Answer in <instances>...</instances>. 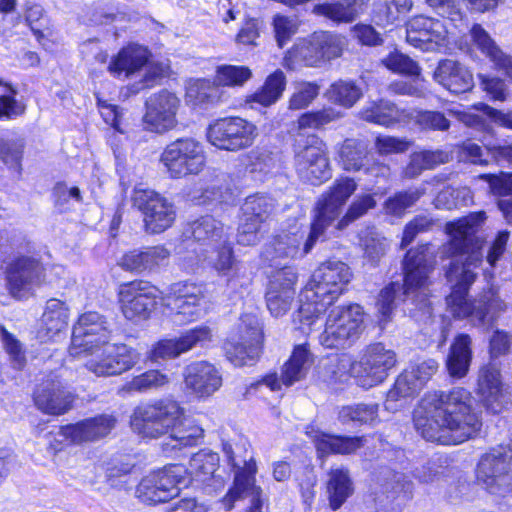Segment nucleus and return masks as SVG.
<instances>
[{
	"instance_id": "nucleus-40",
	"label": "nucleus",
	"mask_w": 512,
	"mask_h": 512,
	"mask_svg": "<svg viewBox=\"0 0 512 512\" xmlns=\"http://www.w3.org/2000/svg\"><path fill=\"white\" fill-rule=\"evenodd\" d=\"M314 222L311 223L310 233L301 248V240L296 236L285 235L277 241L275 245V251L280 257L286 258H301L308 254L313 248L314 244L321 237L324 236L325 231L320 230L317 234H314Z\"/></svg>"
},
{
	"instance_id": "nucleus-64",
	"label": "nucleus",
	"mask_w": 512,
	"mask_h": 512,
	"mask_svg": "<svg viewBox=\"0 0 512 512\" xmlns=\"http://www.w3.org/2000/svg\"><path fill=\"white\" fill-rule=\"evenodd\" d=\"M382 64L389 70L407 75H418L420 73V67L410 57L398 52H391L389 55L381 60Z\"/></svg>"
},
{
	"instance_id": "nucleus-27",
	"label": "nucleus",
	"mask_w": 512,
	"mask_h": 512,
	"mask_svg": "<svg viewBox=\"0 0 512 512\" xmlns=\"http://www.w3.org/2000/svg\"><path fill=\"white\" fill-rule=\"evenodd\" d=\"M313 363V356L306 344L295 346L290 358L282 368L281 376L276 374L267 375L263 383L271 390H280L281 385L291 386L302 380Z\"/></svg>"
},
{
	"instance_id": "nucleus-63",
	"label": "nucleus",
	"mask_w": 512,
	"mask_h": 512,
	"mask_svg": "<svg viewBox=\"0 0 512 512\" xmlns=\"http://www.w3.org/2000/svg\"><path fill=\"white\" fill-rule=\"evenodd\" d=\"M273 31L278 47L283 48L296 34L299 23L296 17L277 14L273 18Z\"/></svg>"
},
{
	"instance_id": "nucleus-32",
	"label": "nucleus",
	"mask_w": 512,
	"mask_h": 512,
	"mask_svg": "<svg viewBox=\"0 0 512 512\" xmlns=\"http://www.w3.org/2000/svg\"><path fill=\"white\" fill-rule=\"evenodd\" d=\"M169 257L170 252L165 247L154 246L125 253L118 260V265L126 271L143 272L165 264Z\"/></svg>"
},
{
	"instance_id": "nucleus-37",
	"label": "nucleus",
	"mask_w": 512,
	"mask_h": 512,
	"mask_svg": "<svg viewBox=\"0 0 512 512\" xmlns=\"http://www.w3.org/2000/svg\"><path fill=\"white\" fill-rule=\"evenodd\" d=\"M356 361L347 355H336L328 358L319 369L320 378L328 384L345 382L350 376L360 380L359 369H354Z\"/></svg>"
},
{
	"instance_id": "nucleus-8",
	"label": "nucleus",
	"mask_w": 512,
	"mask_h": 512,
	"mask_svg": "<svg viewBox=\"0 0 512 512\" xmlns=\"http://www.w3.org/2000/svg\"><path fill=\"white\" fill-rule=\"evenodd\" d=\"M182 407L172 399H159L138 406L132 415L133 430L146 438H159L168 434L174 423H178Z\"/></svg>"
},
{
	"instance_id": "nucleus-7",
	"label": "nucleus",
	"mask_w": 512,
	"mask_h": 512,
	"mask_svg": "<svg viewBox=\"0 0 512 512\" xmlns=\"http://www.w3.org/2000/svg\"><path fill=\"white\" fill-rule=\"evenodd\" d=\"M434 252L429 244L410 249L404 258V290L401 295L410 299L420 309L428 307L430 296L429 274L433 270Z\"/></svg>"
},
{
	"instance_id": "nucleus-2",
	"label": "nucleus",
	"mask_w": 512,
	"mask_h": 512,
	"mask_svg": "<svg viewBox=\"0 0 512 512\" xmlns=\"http://www.w3.org/2000/svg\"><path fill=\"white\" fill-rule=\"evenodd\" d=\"M413 422L423 438L444 445L463 443L482 426L474 398L463 387L426 393L414 411Z\"/></svg>"
},
{
	"instance_id": "nucleus-54",
	"label": "nucleus",
	"mask_w": 512,
	"mask_h": 512,
	"mask_svg": "<svg viewBox=\"0 0 512 512\" xmlns=\"http://www.w3.org/2000/svg\"><path fill=\"white\" fill-rule=\"evenodd\" d=\"M169 383V375L163 373L160 370H148L140 375L133 377L125 387L129 392L145 393L161 389Z\"/></svg>"
},
{
	"instance_id": "nucleus-52",
	"label": "nucleus",
	"mask_w": 512,
	"mask_h": 512,
	"mask_svg": "<svg viewBox=\"0 0 512 512\" xmlns=\"http://www.w3.org/2000/svg\"><path fill=\"white\" fill-rule=\"evenodd\" d=\"M363 437L323 435L317 443L323 453L350 454L363 446Z\"/></svg>"
},
{
	"instance_id": "nucleus-22",
	"label": "nucleus",
	"mask_w": 512,
	"mask_h": 512,
	"mask_svg": "<svg viewBox=\"0 0 512 512\" xmlns=\"http://www.w3.org/2000/svg\"><path fill=\"white\" fill-rule=\"evenodd\" d=\"M356 362L354 369H359L360 384L372 387L386 379L388 370L397 363V356L382 343H373L364 349L361 359Z\"/></svg>"
},
{
	"instance_id": "nucleus-47",
	"label": "nucleus",
	"mask_w": 512,
	"mask_h": 512,
	"mask_svg": "<svg viewBox=\"0 0 512 512\" xmlns=\"http://www.w3.org/2000/svg\"><path fill=\"white\" fill-rule=\"evenodd\" d=\"M425 193L426 188L423 186L399 191L385 201L384 210L389 215L402 217Z\"/></svg>"
},
{
	"instance_id": "nucleus-41",
	"label": "nucleus",
	"mask_w": 512,
	"mask_h": 512,
	"mask_svg": "<svg viewBox=\"0 0 512 512\" xmlns=\"http://www.w3.org/2000/svg\"><path fill=\"white\" fill-rule=\"evenodd\" d=\"M403 114L404 112L395 104L385 100L372 102L365 106L360 112V116L363 120L382 126H390L399 122Z\"/></svg>"
},
{
	"instance_id": "nucleus-58",
	"label": "nucleus",
	"mask_w": 512,
	"mask_h": 512,
	"mask_svg": "<svg viewBox=\"0 0 512 512\" xmlns=\"http://www.w3.org/2000/svg\"><path fill=\"white\" fill-rule=\"evenodd\" d=\"M360 246L364 251V257L374 265L385 255L388 242L377 232L367 230L360 236Z\"/></svg>"
},
{
	"instance_id": "nucleus-23",
	"label": "nucleus",
	"mask_w": 512,
	"mask_h": 512,
	"mask_svg": "<svg viewBox=\"0 0 512 512\" xmlns=\"http://www.w3.org/2000/svg\"><path fill=\"white\" fill-rule=\"evenodd\" d=\"M156 292V287L142 280L122 284L118 296L125 318L129 320L148 318L156 304Z\"/></svg>"
},
{
	"instance_id": "nucleus-14",
	"label": "nucleus",
	"mask_w": 512,
	"mask_h": 512,
	"mask_svg": "<svg viewBox=\"0 0 512 512\" xmlns=\"http://www.w3.org/2000/svg\"><path fill=\"white\" fill-rule=\"evenodd\" d=\"M110 339L111 329L106 317L96 311L85 312L73 326L69 353L73 357H81Z\"/></svg>"
},
{
	"instance_id": "nucleus-60",
	"label": "nucleus",
	"mask_w": 512,
	"mask_h": 512,
	"mask_svg": "<svg viewBox=\"0 0 512 512\" xmlns=\"http://www.w3.org/2000/svg\"><path fill=\"white\" fill-rule=\"evenodd\" d=\"M252 77V71L246 66L221 65L216 70V81L221 86H243Z\"/></svg>"
},
{
	"instance_id": "nucleus-34",
	"label": "nucleus",
	"mask_w": 512,
	"mask_h": 512,
	"mask_svg": "<svg viewBox=\"0 0 512 512\" xmlns=\"http://www.w3.org/2000/svg\"><path fill=\"white\" fill-rule=\"evenodd\" d=\"M68 318L69 309L66 304L55 298L49 299L41 318L42 337L53 340L60 336L67 329Z\"/></svg>"
},
{
	"instance_id": "nucleus-38",
	"label": "nucleus",
	"mask_w": 512,
	"mask_h": 512,
	"mask_svg": "<svg viewBox=\"0 0 512 512\" xmlns=\"http://www.w3.org/2000/svg\"><path fill=\"white\" fill-rule=\"evenodd\" d=\"M189 232L195 241L211 248L228 238L222 223L211 215H205L193 221Z\"/></svg>"
},
{
	"instance_id": "nucleus-5",
	"label": "nucleus",
	"mask_w": 512,
	"mask_h": 512,
	"mask_svg": "<svg viewBox=\"0 0 512 512\" xmlns=\"http://www.w3.org/2000/svg\"><path fill=\"white\" fill-rule=\"evenodd\" d=\"M345 46L346 40L341 35L326 31L315 32L294 43L284 57L285 66L291 70L299 66L319 68L340 57Z\"/></svg>"
},
{
	"instance_id": "nucleus-39",
	"label": "nucleus",
	"mask_w": 512,
	"mask_h": 512,
	"mask_svg": "<svg viewBox=\"0 0 512 512\" xmlns=\"http://www.w3.org/2000/svg\"><path fill=\"white\" fill-rule=\"evenodd\" d=\"M473 303V313L469 316L476 317L480 322H494L500 315L507 311V303L500 297L495 287H490L480 296L478 304Z\"/></svg>"
},
{
	"instance_id": "nucleus-26",
	"label": "nucleus",
	"mask_w": 512,
	"mask_h": 512,
	"mask_svg": "<svg viewBox=\"0 0 512 512\" xmlns=\"http://www.w3.org/2000/svg\"><path fill=\"white\" fill-rule=\"evenodd\" d=\"M475 393L483 406L492 413L501 412L509 401L500 370L492 363L479 369Z\"/></svg>"
},
{
	"instance_id": "nucleus-11",
	"label": "nucleus",
	"mask_w": 512,
	"mask_h": 512,
	"mask_svg": "<svg viewBox=\"0 0 512 512\" xmlns=\"http://www.w3.org/2000/svg\"><path fill=\"white\" fill-rule=\"evenodd\" d=\"M85 367L96 376H114L134 367L139 361L138 352L123 343H107L83 355Z\"/></svg>"
},
{
	"instance_id": "nucleus-53",
	"label": "nucleus",
	"mask_w": 512,
	"mask_h": 512,
	"mask_svg": "<svg viewBox=\"0 0 512 512\" xmlns=\"http://www.w3.org/2000/svg\"><path fill=\"white\" fill-rule=\"evenodd\" d=\"M326 96L330 101L350 108L361 98L362 91L352 81L338 80L330 85Z\"/></svg>"
},
{
	"instance_id": "nucleus-57",
	"label": "nucleus",
	"mask_w": 512,
	"mask_h": 512,
	"mask_svg": "<svg viewBox=\"0 0 512 512\" xmlns=\"http://www.w3.org/2000/svg\"><path fill=\"white\" fill-rule=\"evenodd\" d=\"M401 290L402 286L395 282L390 283L381 290L376 303L378 318L381 325L387 323L391 319V315L396 307Z\"/></svg>"
},
{
	"instance_id": "nucleus-35",
	"label": "nucleus",
	"mask_w": 512,
	"mask_h": 512,
	"mask_svg": "<svg viewBox=\"0 0 512 512\" xmlns=\"http://www.w3.org/2000/svg\"><path fill=\"white\" fill-rule=\"evenodd\" d=\"M471 344L472 340L467 334H460L454 339L446 361L451 377L460 379L467 375L472 361Z\"/></svg>"
},
{
	"instance_id": "nucleus-49",
	"label": "nucleus",
	"mask_w": 512,
	"mask_h": 512,
	"mask_svg": "<svg viewBox=\"0 0 512 512\" xmlns=\"http://www.w3.org/2000/svg\"><path fill=\"white\" fill-rule=\"evenodd\" d=\"M274 208V199L260 194L247 197L241 207L243 216L246 217V219H252L262 224L269 219Z\"/></svg>"
},
{
	"instance_id": "nucleus-55",
	"label": "nucleus",
	"mask_w": 512,
	"mask_h": 512,
	"mask_svg": "<svg viewBox=\"0 0 512 512\" xmlns=\"http://www.w3.org/2000/svg\"><path fill=\"white\" fill-rule=\"evenodd\" d=\"M188 95L195 98L198 104L215 105L224 101L225 91L219 83L214 84L207 80H199L190 87Z\"/></svg>"
},
{
	"instance_id": "nucleus-17",
	"label": "nucleus",
	"mask_w": 512,
	"mask_h": 512,
	"mask_svg": "<svg viewBox=\"0 0 512 512\" xmlns=\"http://www.w3.org/2000/svg\"><path fill=\"white\" fill-rule=\"evenodd\" d=\"M132 199L144 216L147 232L158 234L173 224L176 210L174 204L166 197L154 190L135 188Z\"/></svg>"
},
{
	"instance_id": "nucleus-33",
	"label": "nucleus",
	"mask_w": 512,
	"mask_h": 512,
	"mask_svg": "<svg viewBox=\"0 0 512 512\" xmlns=\"http://www.w3.org/2000/svg\"><path fill=\"white\" fill-rule=\"evenodd\" d=\"M150 53L144 46L131 44L122 48L108 66L109 71L118 77H131L148 62Z\"/></svg>"
},
{
	"instance_id": "nucleus-12",
	"label": "nucleus",
	"mask_w": 512,
	"mask_h": 512,
	"mask_svg": "<svg viewBox=\"0 0 512 512\" xmlns=\"http://www.w3.org/2000/svg\"><path fill=\"white\" fill-rule=\"evenodd\" d=\"M257 127L241 117H225L209 125V142L222 150L236 152L250 147L257 137Z\"/></svg>"
},
{
	"instance_id": "nucleus-15",
	"label": "nucleus",
	"mask_w": 512,
	"mask_h": 512,
	"mask_svg": "<svg viewBox=\"0 0 512 512\" xmlns=\"http://www.w3.org/2000/svg\"><path fill=\"white\" fill-rule=\"evenodd\" d=\"M204 291L202 285L179 282L170 287L163 301L169 309L172 321L184 325L199 319L203 312Z\"/></svg>"
},
{
	"instance_id": "nucleus-62",
	"label": "nucleus",
	"mask_w": 512,
	"mask_h": 512,
	"mask_svg": "<svg viewBox=\"0 0 512 512\" xmlns=\"http://www.w3.org/2000/svg\"><path fill=\"white\" fill-rule=\"evenodd\" d=\"M320 86L312 82H302L297 84L295 91L289 99L288 108L290 110H301L308 107L318 96Z\"/></svg>"
},
{
	"instance_id": "nucleus-36",
	"label": "nucleus",
	"mask_w": 512,
	"mask_h": 512,
	"mask_svg": "<svg viewBox=\"0 0 512 512\" xmlns=\"http://www.w3.org/2000/svg\"><path fill=\"white\" fill-rule=\"evenodd\" d=\"M354 491L349 471L340 466L331 468L328 473L327 494L329 506L333 510L339 509Z\"/></svg>"
},
{
	"instance_id": "nucleus-25",
	"label": "nucleus",
	"mask_w": 512,
	"mask_h": 512,
	"mask_svg": "<svg viewBox=\"0 0 512 512\" xmlns=\"http://www.w3.org/2000/svg\"><path fill=\"white\" fill-rule=\"evenodd\" d=\"M447 30L434 18L415 16L406 24V41L422 51H437L445 45Z\"/></svg>"
},
{
	"instance_id": "nucleus-61",
	"label": "nucleus",
	"mask_w": 512,
	"mask_h": 512,
	"mask_svg": "<svg viewBox=\"0 0 512 512\" xmlns=\"http://www.w3.org/2000/svg\"><path fill=\"white\" fill-rule=\"evenodd\" d=\"M376 207V200L372 194L357 196L348 207L345 215L339 220L338 228L343 229L352 222L363 217L369 210Z\"/></svg>"
},
{
	"instance_id": "nucleus-43",
	"label": "nucleus",
	"mask_w": 512,
	"mask_h": 512,
	"mask_svg": "<svg viewBox=\"0 0 512 512\" xmlns=\"http://www.w3.org/2000/svg\"><path fill=\"white\" fill-rule=\"evenodd\" d=\"M379 406L375 403H356L339 408L338 420L343 425L373 424L378 418Z\"/></svg>"
},
{
	"instance_id": "nucleus-30",
	"label": "nucleus",
	"mask_w": 512,
	"mask_h": 512,
	"mask_svg": "<svg viewBox=\"0 0 512 512\" xmlns=\"http://www.w3.org/2000/svg\"><path fill=\"white\" fill-rule=\"evenodd\" d=\"M71 395L59 379H48L34 392V403L43 413L62 415L71 408Z\"/></svg>"
},
{
	"instance_id": "nucleus-13",
	"label": "nucleus",
	"mask_w": 512,
	"mask_h": 512,
	"mask_svg": "<svg viewBox=\"0 0 512 512\" xmlns=\"http://www.w3.org/2000/svg\"><path fill=\"white\" fill-rule=\"evenodd\" d=\"M238 339L226 345L227 359L238 367L253 365L260 356L263 332L258 317L244 314L238 324Z\"/></svg>"
},
{
	"instance_id": "nucleus-59",
	"label": "nucleus",
	"mask_w": 512,
	"mask_h": 512,
	"mask_svg": "<svg viewBox=\"0 0 512 512\" xmlns=\"http://www.w3.org/2000/svg\"><path fill=\"white\" fill-rule=\"evenodd\" d=\"M413 6L412 0H382L377 6V24H392L400 15L408 13Z\"/></svg>"
},
{
	"instance_id": "nucleus-45",
	"label": "nucleus",
	"mask_w": 512,
	"mask_h": 512,
	"mask_svg": "<svg viewBox=\"0 0 512 512\" xmlns=\"http://www.w3.org/2000/svg\"><path fill=\"white\" fill-rule=\"evenodd\" d=\"M285 88L286 76L283 71L278 69L270 74L266 78L263 86L251 96V102H256L264 107H268L281 98Z\"/></svg>"
},
{
	"instance_id": "nucleus-51",
	"label": "nucleus",
	"mask_w": 512,
	"mask_h": 512,
	"mask_svg": "<svg viewBox=\"0 0 512 512\" xmlns=\"http://www.w3.org/2000/svg\"><path fill=\"white\" fill-rule=\"evenodd\" d=\"M421 388L405 370L396 379L393 387L387 392L386 408L396 410L398 401L415 396Z\"/></svg>"
},
{
	"instance_id": "nucleus-42",
	"label": "nucleus",
	"mask_w": 512,
	"mask_h": 512,
	"mask_svg": "<svg viewBox=\"0 0 512 512\" xmlns=\"http://www.w3.org/2000/svg\"><path fill=\"white\" fill-rule=\"evenodd\" d=\"M341 167L348 172L362 170L368 162V148L362 141L346 139L339 150Z\"/></svg>"
},
{
	"instance_id": "nucleus-6",
	"label": "nucleus",
	"mask_w": 512,
	"mask_h": 512,
	"mask_svg": "<svg viewBox=\"0 0 512 512\" xmlns=\"http://www.w3.org/2000/svg\"><path fill=\"white\" fill-rule=\"evenodd\" d=\"M365 329V313L362 306H336L327 315L319 342L329 349H348L360 339Z\"/></svg>"
},
{
	"instance_id": "nucleus-21",
	"label": "nucleus",
	"mask_w": 512,
	"mask_h": 512,
	"mask_svg": "<svg viewBox=\"0 0 512 512\" xmlns=\"http://www.w3.org/2000/svg\"><path fill=\"white\" fill-rule=\"evenodd\" d=\"M180 105L181 100L175 93L162 89L146 100L144 123L151 131L167 132L177 126L176 115Z\"/></svg>"
},
{
	"instance_id": "nucleus-28",
	"label": "nucleus",
	"mask_w": 512,
	"mask_h": 512,
	"mask_svg": "<svg viewBox=\"0 0 512 512\" xmlns=\"http://www.w3.org/2000/svg\"><path fill=\"white\" fill-rule=\"evenodd\" d=\"M184 382L194 395L204 398L220 389L222 375L215 365L207 361H197L185 368Z\"/></svg>"
},
{
	"instance_id": "nucleus-19",
	"label": "nucleus",
	"mask_w": 512,
	"mask_h": 512,
	"mask_svg": "<svg viewBox=\"0 0 512 512\" xmlns=\"http://www.w3.org/2000/svg\"><path fill=\"white\" fill-rule=\"evenodd\" d=\"M510 453L503 447L493 448L479 460L476 469L478 483L492 494L509 490Z\"/></svg>"
},
{
	"instance_id": "nucleus-29",
	"label": "nucleus",
	"mask_w": 512,
	"mask_h": 512,
	"mask_svg": "<svg viewBox=\"0 0 512 512\" xmlns=\"http://www.w3.org/2000/svg\"><path fill=\"white\" fill-rule=\"evenodd\" d=\"M117 419L112 414H101L76 424L63 426L60 434L73 443L95 441L107 436L114 429Z\"/></svg>"
},
{
	"instance_id": "nucleus-16",
	"label": "nucleus",
	"mask_w": 512,
	"mask_h": 512,
	"mask_svg": "<svg viewBox=\"0 0 512 512\" xmlns=\"http://www.w3.org/2000/svg\"><path fill=\"white\" fill-rule=\"evenodd\" d=\"M357 183L350 177L336 179L318 198L314 208V234L326 230L341 214L343 206L357 190Z\"/></svg>"
},
{
	"instance_id": "nucleus-48",
	"label": "nucleus",
	"mask_w": 512,
	"mask_h": 512,
	"mask_svg": "<svg viewBox=\"0 0 512 512\" xmlns=\"http://www.w3.org/2000/svg\"><path fill=\"white\" fill-rule=\"evenodd\" d=\"M349 1L333 0L332 2L317 4L313 8V12L334 22H353L358 14L357 9H354Z\"/></svg>"
},
{
	"instance_id": "nucleus-56",
	"label": "nucleus",
	"mask_w": 512,
	"mask_h": 512,
	"mask_svg": "<svg viewBox=\"0 0 512 512\" xmlns=\"http://www.w3.org/2000/svg\"><path fill=\"white\" fill-rule=\"evenodd\" d=\"M474 44L498 66L506 54L495 44L490 35L480 24H474L470 30Z\"/></svg>"
},
{
	"instance_id": "nucleus-18",
	"label": "nucleus",
	"mask_w": 512,
	"mask_h": 512,
	"mask_svg": "<svg viewBox=\"0 0 512 512\" xmlns=\"http://www.w3.org/2000/svg\"><path fill=\"white\" fill-rule=\"evenodd\" d=\"M183 468L171 465L153 471L142 478L136 488V497L147 504L168 502L179 493V484L183 481Z\"/></svg>"
},
{
	"instance_id": "nucleus-31",
	"label": "nucleus",
	"mask_w": 512,
	"mask_h": 512,
	"mask_svg": "<svg viewBox=\"0 0 512 512\" xmlns=\"http://www.w3.org/2000/svg\"><path fill=\"white\" fill-rule=\"evenodd\" d=\"M434 79L450 92L460 94L473 87V77L470 71L460 63L446 59L438 64Z\"/></svg>"
},
{
	"instance_id": "nucleus-20",
	"label": "nucleus",
	"mask_w": 512,
	"mask_h": 512,
	"mask_svg": "<svg viewBox=\"0 0 512 512\" xmlns=\"http://www.w3.org/2000/svg\"><path fill=\"white\" fill-rule=\"evenodd\" d=\"M7 284L10 293L16 298L26 297L44 281L42 263L31 256L15 257L6 270Z\"/></svg>"
},
{
	"instance_id": "nucleus-10",
	"label": "nucleus",
	"mask_w": 512,
	"mask_h": 512,
	"mask_svg": "<svg viewBox=\"0 0 512 512\" xmlns=\"http://www.w3.org/2000/svg\"><path fill=\"white\" fill-rule=\"evenodd\" d=\"M295 169L301 179L320 185L332 176L327 153L315 135L299 133L295 140Z\"/></svg>"
},
{
	"instance_id": "nucleus-1",
	"label": "nucleus",
	"mask_w": 512,
	"mask_h": 512,
	"mask_svg": "<svg viewBox=\"0 0 512 512\" xmlns=\"http://www.w3.org/2000/svg\"><path fill=\"white\" fill-rule=\"evenodd\" d=\"M486 219L484 211L472 212L445 226L449 240L442 246V253L453 258L445 272L452 289L446 303L457 318H465L473 313V303L468 299V293L477 279L475 270L483 261L485 239L479 233Z\"/></svg>"
},
{
	"instance_id": "nucleus-4",
	"label": "nucleus",
	"mask_w": 512,
	"mask_h": 512,
	"mask_svg": "<svg viewBox=\"0 0 512 512\" xmlns=\"http://www.w3.org/2000/svg\"><path fill=\"white\" fill-rule=\"evenodd\" d=\"M223 451L234 470V485L223 499L227 510H231L234 502L245 496L251 497L249 512H262V490L255 485L256 463L251 453L243 445L232 446L223 444Z\"/></svg>"
},
{
	"instance_id": "nucleus-24",
	"label": "nucleus",
	"mask_w": 512,
	"mask_h": 512,
	"mask_svg": "<svg viewBox=\"0 0 512 512\" xmlns=\"http://www.w3.org/2000/svg\"><path fill=\"white\" fill-rule=\"evenodd\" d=\"M297 279L296 269L290 266L272 274L266 291V304L273 316H282L290 309L295 297Z\"/></svg>"
},
{
	"instance_id": "nucleus-44",
	"label": "nucleus",
	"mask_w": 512,
	"mask_h": 512,
	"mask_svg": "<svg viewBox=\"0 0 512 512\" xmlns=\"http://www.w3.org/2000/svg\"><path fill=\"white\" fill-rule=\"evenodd\" d=\"M169 438L175 442L173 448L181 449L183 447L194 446L203 438L204 430L185 418L184 409L178 423L173 424V428L169 430Z\"/></svg>"
},
{
	"instance_id": "nucleus-9",
	"label": "nucleus",
	"mask_w": 512,
	"mask_h": 512,
	"mask_svg": "<svg viewBox=\"0 0 512 512\" xmlns=\"http://www.w3.org/2000/svg\"><path fill=\"white\" fill-rule=\"evenodd\" d=\"M160 162L171 178L180 179L199 174L205 167L206 156L202 144L194 138H179L168 144Z\"/></svg>"
},
{
	"instance_id": "nucleus-50",
	"label": "nucleus",
	"mask_w": 512,
	"mask_h": 512,
	"mask_svg": "<svg viewBox=\"0 0 512 512\" xmlns=\"http://www.w3.org/2000/svg\"><path fill=\"white\" fill-rule=\"evenodd\" d=\"M215 257L204 256L203 260H207L208 264L214 268L220 276H230L236 270L237 260L235 259L233 248L229 239H225L222 243L212 247Z\"/></svg>"
},
{
	"instance_id": "nucleus-46",
	"label": "nucleus",
	"mask_w": 512,
	"mask_h": 512,
	"mask_svg": "<svg viewBox=\"0 0 512 512\" xmlns=\"http://www.w3.org/2000/svg\"><path fill=\"white\" fill-rule=\"evenodd\" d=\"M219 466V456L210 450H201L194 454L189 462V471L198 481L207 482L215 478Z\"/></svg>"
},
{
	"instance_id": "nucleus-3",
	"label": "nucleus",
	"mask_w": 512,
	"mask_h": 512,
	"mask_svg": "<svg viewBox=\"0 0 512 512\" xmlns=\"http://www.w3.org/2000/svg\"><path fill=\"white\" fill-rule=\"evenodd\" d=\"M351 278L352 272L346 263L340 260L322 263L300 294V320L311 324L339 298Z\"/></svg>"
}]
</instances>
